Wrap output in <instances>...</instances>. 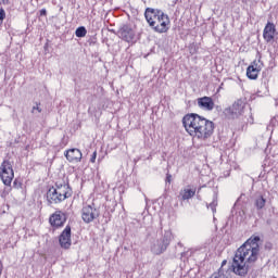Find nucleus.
<instances>
[{"instance_id":"nucleus-6","label":"nucleus","mask_w":278,"mask_h":278,"mask_svg":"<svg viewBox=\"0 0 278 278\" xmlns=\"http://www.w3.org/2000/svg\"><path fill=\"white\" fill-rule=\"evenodd\" d=\"M245 103L242 100H237L231 106H228L224 110V114L227 118H240L244 114Z\"/></svg>"},{"instance_id":"nucleus-24","label":"nucleus","mask_w":278,"mask_h":278,"mask_svg":"<svg viewBox=\"0 0 278 278\" xmlns=\"http://www.w3.org/2000/svg\"><path fill=\"white\" fill-rule=\"evenodd\" d=\"M42 112V109L36 104V106H33L31 114H40Z\"/></svg>"},{"instance_id":"nucleus-10","label":"nucleus","mask_w":278,"mask_h":278,"mask_svg":"<svg viewBox=\"0 0 278 278\" xmlns=\"http://www.w3.org/2000/svg\"><path fill=\"white\" fill-rule=\"evenodd\" d=\"M66 213L62 212V211H56L54 212L50 218H49V223L51 225V227H64V224L66 223Z\"/></svg>"},{"instance_id":"nucleus-2","label":"nucleus","mask_w":278,"mask_h":278,"mask_svg":"<svg viewBox=\"0 0 278 278\" xmlns=\"http://www.w3.org/2000/svg\"><path fill=\"white\" fill-rule=\"evenodd\" d=\"M182 125L192 138L205 142L214 134V122L197 114L190 113L184 116Z\"/></svg>"},{"instance_id":"nucleus-1","label":"nucleus","mask_w":278,"mask_h":278,"mask_svg":"<svg viewBox=\"0 0 278 278\" xmlns=\"http://www.w3.org/2000/svg\"><path fill=\"white\" fill-rule=\"evenodd\" d=\"M260 237L254 236L248 239L235 253L232 260V270L239 277H247L249 268L257 262L260 257Z\"/></svg>"},{"instance_id":"nucleus-14","label":"nucleus","mask_w":278,"mask_h":278,"mask_svg":"<svg viewBox=\"0 0 278 278\" xmlns=\"http://www.w3.org/2000/svg\"><path fill=\"white\" fill-rule=\"evenodd\" d=\"M275 31H277L275 24L268 22L263 30L264 40L267 42H273V40H275Z\"/></svg>"},{"instance_id":"nucleus-20","label":"nucleus","mask_w":278,"mask_h":278,"mask_svg":"<svg viewBox=\"0 0 278 278\" xmlns=\"http://www.w3.org/2000/svg\"><path fill=\"white\" fill-rule=\"evenodd\" d=\"M86 34H88V30L84 26H79L75 31L76 38H86Z\"/></svg>"},{"instance_id":"nucleus-12","label":"nucleus","mask_w":278,"mask_h":278,"mask_svg":"<svg viewBox=\"0 0 278 278\" xmlns=\"http://www.w3.org/2000/svg\"><path fill=\"white\" fill-rule=\"evenodd\" d=\"M62 249H71V226H66L59 237Z\"/></svg>"},{"instance_id":"nucleus-21","label":"nucleus","mask_w":278,"mask_h":278,"mask_svg":"<svg viewBox=\"0 0 278 278\" xmlns=\"http://www.w3.org/2000/svg\"><path fill=\"white\" fill-rule=\"evenodd\" d=\"M250 66L256 68V71H262L264 68V63L262 62V56H258L257 60H254Z\"/></svg>"},{"instance_id":"nucleus-16","label":"nucleus","mask_w":278,"mask_h":278,"mask_svg":"<svg viewBox=\"0 0 278 278\" xmlns=\"http://www.w3.org/2000/svg\"><path fill=\"white\" fill-rule=\"evenodd\" d=\"M260 75V71L249 65L247 68V77L248 79H257Z\"/></svg>"},{"instance_id":"nucleus-9","label":"nucleus","mask_w":278,"mask_h":278,"mask_svg":"<svg viewBox=\"0 0 278 278\" xmlns=\"http://www.w3.org/2000/svg\"><path fill=\"white\" fill-rule=\"evenodd\" d=\"M118 36L125 42H134L136 38V30L129 25H123L118 30Z\"/></svg>"},{"instance_id":"nucleus-29","label":"nucleus","mask_w":278,"mask_h":278,"mask_svg":"<svg viewBox=\"0 0 278 278\" xmlns=\"http://www.w3.org/2000/svg\"><path fill=\"white\" fill-rule=\"evenodd\" d=\"M170 175L167 174V177H166V181H168V184H170Z\"/></svg>"},{"instance_id":"nucleus-4","label":"nucleus","mask_w":278,"mask_h":278,"mask_svg":"<svg viewBox=\"0 0 278 278\" xmlns=\"http://www.w3.org/2000/svg\"><path fill=\"white\" fill-rule=\"evenodd\" d=\"M73 197V189L66 184L56 185V187H51L47 191V201L50 205L62 203Z\"/></svg>"},{"instance_id":"nucleus-22","label":"nucleus","mask_w":278,"mask_h":278,"mask_svg":"<svg viewBox=\"0 0 278 278\" xmlns=\"http://www.w3.org/2000/svg\"><path fill=\"white\" fill-rule=\"evenodd\" d=\"M189 51H190L191 55H194V53H197L199 51V46H197V43L190 45Z\"/></svg>"},{"instance_id":"nucleus-7","label":"nucleus","mask_w":278,"mask_h":278,"mask_svg":"<svg viewBox=\"0 0 278 278\" xmlns=\"http://www.w3.org/2000/svg\"><path fill=\"white\" fill-rule=\"evenodd\" d=\"M0 178L4 186H12V179H14V169L10 161H3L0 165Z\"/></svg>"},{"instance_id":"nucleus-31","label":"nucleus","mask_w":278,"mask_h":278,"mask_svg":"<svg viewBox=\"0 0 278 278\" xmlns=\"http://www.w3.org/2000/svg\"><path fill=\"white\" fill-rule=\"evenodd\" d=\"M227 264V261H223L222 266H225Z\"/></svg>"},{"instance_id":"nucleus-23","label":"nucleus","mask_w":278,"mask_h":278,"mask_svg":"<svg viewBox=\"0 0 278 278\" xmlns=\"http://www.w3.org/2000/svg\"><path fill=\"white\" fill-rule=\"evenodd\" d=\"M3 21H5V10L1 8L0 9V27L3 25Z\"/></svg>"},{"instance_id":"nucleus-19","label":"nucleus","mask_w":278,"mask_h":278,"mask_svg":"<svg viewBox=\"0 0 278 278\" xmlns=\"http://www.w3.org/2000/svg\"><path fill=\"white\" fill-rule=\"evenodd\" d=\"M208 278H229V273L225 271L223 268H219L218 271L214 273Z\"/></svg>"},{"instance_id":"nucleus-25","label":"nucleus","mask_w":278,"mask_h":278,"mask_svg":"<svg viewBox=\"0 0 278 278\" xmlns=\"http://www.w3.org/2000/svg\"><path fill=\"white\" fill-rule=\"evenodd\" d=\"M10 190H12V188H10V186L4 188V190L1 193L2 199H5V197H8V194H10Z\"/></svg>"},{"instance_id":"nucleus-3","label":"nucleus","mask_w":278,"mask_h":278,"mask_svg":"<svg viewBox=\"0 0 278 278\" xmlns=\"http://www.w3.org/2000/svg\"><path fill=\"white\" fill-rule=\"evenodd\" d=\"M144 16L150 27L156 34H166L169 29L170 18L164 12L155 9H146Z\"/></svg>"},{"instance_id":"nucleus-27","label":"nucleus","mask_w":278,"mask_h":278,"mask_svg":"<svg viewBox=\"0 0 278 278\" xmlns=\"http://www.w3.org/2000/svg\"><path fill=\"white\" fill-rule=\"evenodd\" d=\"M40 16H47V9H41L39 11Z\"/></svg>"},{"instance_id":"nucleus-30","label":"nucleus","mask_w":278,"mask_h":278,"mask_svg":"<svg viewBox=\"0 0 278 278\" xmlns=\"http://www.w3.org/2000/svg\"><path fill=\"white\" fill-rule=\"evenodd\" d=\"M9 1L10 0H2V3L5 5V4H8Z\"/></svg>"},{"instance_id":"nucleus-26","label":"nucleus","mask_w":278,"mask_h":278,"mask_svg":"<svg viewBox=\"0 0 278 278\" xmlns=\"http://www.w3.org/2000/svg\"><path fill=\"white\" fill-rule=\"evenodd\" d=\"M90 162L91 164H94V162H97V151H94L90 157Z\"/></svg>"},{"instance_id":"nucleus-17","label":"nucleus","mask_w":278,"mask_h":278,"mask_svg":"<svg viewBox=\"0 0 278 278\" xmlns=\"http://www.w3.org/2000/svg\"><path fill=\"white\" fill-rule=\"evenodd\" d=\"M254 205L256 210H264V207L266 206V200L263 195H258L254 201Z\"/></svg>"},{"instance_id":"nucleus-15","label":"nucleus","mask_w":278,"mask_h":278,"mask_svg":"<svg viewBox=\"0 0 278 278\" xmlns=\"http://www.w3.org/2000/svg\"><path fill=\"white\" fill-rule=\"evenodd\" d=\"M194 194H197V189H190L187 187L180 190L178 199L180 201H190Z\"/></svg>"},{"instance_id":"nucleus-8","label":"nucleus","mask_w":278,"mask_h":278,"mask_svg":"<svg viewBox=\"0 0 278 278\" xmlns=\"http://www.w3.org/2000/svg\"><path fill=\"white\" fill-rule=\"evenodd\" d=\"M101 216V213L99 212V208L94 207V204L85 205L81 208V219L84 223L89 225V223H92L93 220H97Z\"/></svg>"},{"instance_id":"nucleus-18","label":"nucleus","mask_w":278,"mask_h":278,"mask_svg":"<svg viewBox=\"0 0 278 278\" xmlns=\"http://www.w3.org/2000/svg\"><path fill=\"white\" fill-rule=\"evenodd\" d=\"M206 207L212 210L213 214H216V207H218V193L213 195V201L210 204H206Z\"/></svg>"},{"instance_id":"nucleus-5","label":"nucleus","mask_w":278,"mask_h":278,"mask_svg":"<svg viewBox=\"0 0 278 278\" xmlns=\"http://www.w3.org/2000/svg\"><path fill=\"white\" fill-rule=\"evenodd\" d=\"M170 240H173V232L170 230H166L163 237L156 240L152 247L151 251L154 255H162L166 249H168V244H170Z\"/></svg>"},{"instance_id":"nucleus-11","label":"nucleus","mask_w":278,"mask_h":278,"mask_svg":"<svg viewBox=\"0 0 278 278\" xmlns=\"http://www.w3.org/2000/svg\"><path fill=\"white\" fill-rule=\"evenodd\" d=\"M64 155H65L67 162H71L72 164H77V163L81 162V157H84L81 150H79L77 148L66 150L64 152Z\"/></svg>"},{"instance_id":"nucleus-28","label":"nucleus","mask_w":278,"mask_h":278,"mask_svg":"<svg viewBox=\"0 0 278 278\" xmlns=\"http://www.w3.org/2000/svg\"><path fill=\"white\" fill-rule=\"evenodd\" d=\"M2 273H3V263L0 262V277H1Z\"/></svg>"},{"instance_id":"nucleus-13","label":"nucleus","mask_w":278,"mask_h":278,"mask_svg":"<svg viewBox=\"0 0 278 278\" xmlns=\"http://www.w3.org/2000/svg\"><path fill=\"white\" fill-rule=\"evenodd\" d=\"M198 106L205 112H212L214 110V100L207 96L198 98Z\"/></svg>"}]
</instances>
